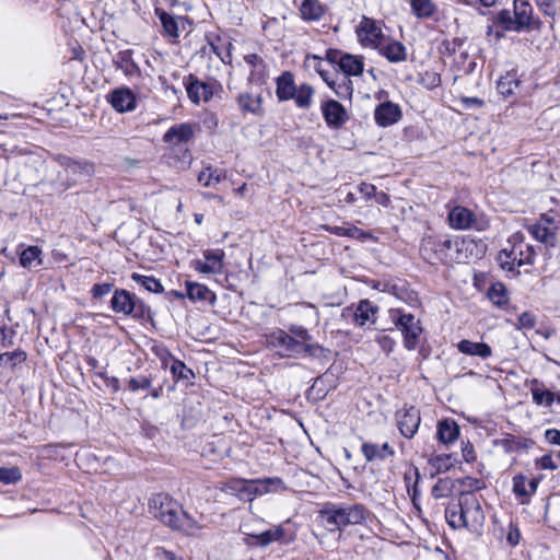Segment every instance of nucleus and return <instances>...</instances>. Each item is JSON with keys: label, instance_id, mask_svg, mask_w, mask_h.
<instances>
[{"label": "nucleus", "instance_id": "nucleus-18", "mask_svg": "<svg viewBox=\"0 0 560 560\" xmlns=\"http://www.w3.org/2000/svg\"><path fill=\"white\" fill-rule=\"evenodd\" d=\"M375 49L381 56L393 63L401 62L407 59L406 47L400 42L389 37H386Z\"/></svg>", "mask_w": 560, "mask_h": 560}, {"label": "nucleus", "instance_id": "nucleus-43", "mask_svg": "<svg viewBox=\"0 0 560 560\" xmlns=\"http://www.w3.org/2000/svg\"><path fill=\"white\" fill-rule=\"evenodd\" d=\"M225 178V172L212 166L205 167L198 175V182L205 187H214Z\"/></svg>", "mask_w": 560, "mask_h": 560}, {"label": "nucleus", "instance_id": "nucleus-41", "mask_svg": "<svg viewBox=\"0 0 560 560\" xmlns=\"http://www.w3.org/2000/svg\"><path fill=\"white\" fill-rule=\"evenodd\" d=\"M314 93V89L310 84L303 83L296 86L292 100L298 108L308 109L313 105Z\"/></svg>", "mask_w": 560, "mask_h": 560}, {"label": "nucleus", "instance_id": "nucleus-26", "mask_svg": "<svg viewBox=\"0 0 560 560\" xmlns=\"http://www.w3.org/2000/svg\"><path fill=\"white\" fill-rule=\"evenodd\" d=\"M287 490L288 487L285 482L279 477L255 479L254 493H256V497H261L268 493L284 492Z\"/></svg>", "mask_w": 560, "mask_h": 560}, {"label": "nucleus", "instance_id": "nucleus-48", "mask_svg": "<svg viewBox=\"0 0 560 560\" xmlns=\"http://www.w3.org/2000/svg\"><path fill=\"white\" fill-rule=\"evenodd\" d=\"M131 279L138 284L142 285L149 292L161 293L164 290L161 281L152 276H144L133 272L131 275Z\"/></svg>", "mask_w": 560, "mask_h": 560}, {"label": "nucleus", "instance_id": "nucleus-40", "mask_svg": "<svg viewBox=\"0 0 560 560\" xmlns=\"http://www.w3.org/2000/svg\"><path fill=\"white\" fill-rule=\"evenodd\" d=\"M43 250L38 246H28L20 254V264L22 267L33 269L43 264Z\"/></svg>", "mask_w": 560, "mask_h": 560}, {"label": "nucleus", "instance_id": "nucleus-13", "mask_svg": "<svg viewBox=\"0 0 560 560\" xmlns=\"http://www.w3.org/2000/svg\"><path fill=\"white\" fill-rule=\"evenodd\" d=\"M396 419L400 433L407 439L413 438L421 422L419 410L415 407L405 408L397 412Z\"/></svg>", "mask_w": 560, "mask_h": 560}, {"label": "nucleus", "instance_id": "nucleus-49", "mask_svg": "<svg viewBox=\"0 0 560 560\" xmlns=\"http://www.w3.org/2000/svg\"><path fill=\"white\" fill-rule=\"evenodd\" d=\"M489 300L497 306L502 307L508 302V291L502 283H494L488 291Z\"/></svg>", "mask_w": 560, "mask_h": 560}, {"label": "nucleus", "instance_id": "nucleus-8", "mask_svg": "<svg viewBox=\"0 0 560 560\" xmlns=\"http://www.w3.org/2000/svg\"><path fill=\"white\" fill-rule=\"evenodd\" d=\"M358 37L364 47L375 49L387 37L382 30L381 23L373 19L362 16L358 30Z\"/></svg>", "mask_w": 560, "mask_h": 560}, {"label": "nucleus", "instance_id": "nucleus-12", "mask_svg": "<svg viewBox=\"0 0 560 560\" xmlns=\"http://www.w3.org/2000/svg\"><path fill=\"white\" fill-rule=\"evenodd\" d=\"M527 230L535 240L548 246L555 245L558 226L551 217L542 215L536 223L529 225Z\"/></svg>", "mask_w": 560, "mask_h": 560}, {"label": "nucleus", "instance_id": "nucleus-54", "mask_svg": "<svg viewBox=\"0 0 560 560\" xmlns=\"http://www.w3.org/2000/svg\"><path fill=\"white\" fill-rule=\"evenodd\" d=\"M171 372L178 380L189 381L194 377V372L179 360L172 359Z\"/></svg>", "mask_w": 560, "mask_h": 560}, {"label": "nucleus", "instance_id": "nucleus-21", "mask_svg": "<svg viewBox=\"0 0 560 560\" xmlns=\"http://www.w3.org/2000/svg\"><path fill=\"white\" fill-rule=\"evenodd\" d=\"M170 527L187 536L197 537L202 530L203 525L182 509V512L176 515Z\"/></svg>", "mask_w": 560, "mask_h": 560}, {"label": "nucleus", "instance_id": "nucleus-44", "mask_svg": "<svg viewBox=\"0 0 560 560\" xmlns=\"http://www.w3.org/2000/svg\"><path fill=\"white\" fill-rule=\"evenodd\" d=\"M410 7L412 13L419 19H429L436 10L432 0H411Z\"/></svg>", "mask_w": 560, "mask_h": 560}, {"label": "nucleus", "instance_id": "nucleus-2", "mask_svg": "<svg viewBox=\"0 0 560 560\" xmlns=\"http://www.w3.org/2000/svg\"><path fill=\"white\" fill-rule=\"evenodd\" d=\"M447 524L454 528H467L470 532H479L486 520L479 498L474 492H463L457 504L445 509Z\"/></svg>", "mask_w": 560, "mask_h": 560}, {"label": "nucleus", "instance_id": "nucleus-24", "mask_svg": "<svg viewBox=\"0 0 560 560\" xmlns=\"http://www.w3.org/2000/svg\"><path fill=\"white\" fill-rule=\"evenodd\" d=\"M338 69L345 77H359L364 71V61L362 56L342 54L337 61Z\"/></svg>", "mask_w": 560, "mask_h": 560}, {"label": "nucleus", "instance_id": "nucleus-39", "mask_svg": "<svg viewBox=\"0 0 560 560\" xmlns=\"http://www.w3.org/2000/svg\"><path fill=\"white\" fill-rule=\"evenodd\" d=\"M248 536L255 539L257 545L266 547L272 542L282 540L284 536V529L281 525H278L260 534H249Z\"/></svg>", "mask_w": 560, "mask_h": 560}, {"label": "nucleus", "instance_id": "nucleus-35", "mask_svg": "<svg viewBox=\"0 0 560 560\" xmlns=\"http://www.w3.org/2000/svg\"><path fill=\"white\" fill-rule=\"evenodd\" d=\"M456 463V458L452 454H442L431 456L428 464L431 469V476L450 470Z\"/></svg>", "mask_w": 560, "mask_h": 560}, {"label": "nucleus", "instance_id": "nucleus-6", "mask_svg": "<svg viewBox=\"0 0 560 560\" xmlns=\"http://www.w3.org/2000/svg\"><path fill=\"white\" fill-rule=\"evenodd\" d=\"M272 343L281 349L282 355L287 357L301 354L317 357L323 352V348L319 345L298 341L296 338L284 330H278L272 335Z\"/></svg>", "mask_w": 560, "mask_h": 560}, {"label": "nucleus", "instance_id": "nucleus-60", "mask_svg": "<svg viewBox=\"0 0 560 560\" xmlns=\"http://www.w3.org/2000/svg\"><path fill=\"white\" fill-rule=\"evenodd\" d=\"M536 325V317L532 313L524 312L517 318V324L515 325L518 329H532Z\"/></svg>", "mask_w": 560, "mask_h": 560}, {"label": "nucleus", "instance_id": "nucleus-4", "mask_svg": "<svg viewBox=\"0 0 560 560\" xmlns=\"http://www.w3.org/2000/svg\"><path fill=\"white\" fill-rule=\"evenodd\" d=\"M535 258L534 247L525 242L522 233L512 234L508 246L498 254V262L503 270L515 272L516 268L533 265Z\"/></svg>", "mask_w": 560, "mask_h": 560}, {"label": "nucleus", "instance_id": "nucleus-37", "mask_svg": "<svg viewBox=\"0 0 560 560\" xmlns=\"http://www.w3.org/2000/svg\"><path fill=\"white\" fill-rule=\"evenodd\" d=\"M518 88L520 81L514 72H508L497 82V90L504 98L513 96Z\"/></svg>", "mask_w": 560, "mask_h": 560}, {"label": "nucleus", "instance_id": "nucleus-45", "mask_svg": "<svg viewBox=\"0 0 560 560\" xmlns=\"http://www.w3.org/2000/svg\"><path fill=\"white\" fill-rule=\"evenodd\" d=\"M27 359V354L22 349H16L11 352H3L0 354V366L14 369L18 365L24 363Z\"/></svg>", "mask_w": 560, "mask_h": 560}, {"label": "nucleus", "instance_id": "nucleus-61", "mask_svg": "<svg viewBox=\"0 0 560 560\" xmlns=\"http://www.w3.org/2000/svg\"><path fill=\"white\" fill-rule=\"evenodd\" d=\"M347 237L359 240L361 242H365L368 240H372L373 235L371 232L363 231L357 226L350 225V226H348V236Z\"/></svg>", "mask_w": 560, "mask_h": 560}, {"label": "nucleus", "instance_id": "nucleus-53", "mask_svg": "<svg viewBox=\"0 0 560 560\" xmlns=\"http://www.w3.org/2000/svg\"><path fill=\"white\" fill-rule=\"evenodd\" d=\"M22 479V472L19 467H0V482L3 485H14Z\"/></svg>", "mask_w": 560, "mask_h": 560}, {"label": "nucleus", "instance_id": "nucleus-33", "mask_svg": "<svg viewBox=\"0 0 560 560\" xmlns=\"http://www.w3.org/2000/svg\"><path fill=\"white\" fill-rule=\"evenodd\" d=\"M186 289V296L192 302H215V294L205 284L187 281Z\"/></svg>", "mask_w": 560, "mask_h": 560}, {"label": "nucleus", "instance_id": "nucleus-23", "mask_svg": "<svg viewBox=\"0 0 560 560\" xmlns=\"http://www.w3.org/2000/svg\"><path fill=\"white\" fill-rule=\"evenodd\" d=\"M377 312V306H374L369 300H361L352 312L350 308L342 311V316H352L358 326H364Z\"/></svg>", "mask_w": 560, "mask_h": 560}, {"label": "nucleus", "instance_id": "nucleus-58", "mask_svg": "<svg viewBox=\"0 0 560 560\" xmlns=\"http://www.w3.org/2000/svg\"><path fill=\"white\" fill-rule=\"evenodd\" d=\"M151 385H152V378L144 376V375L131 377L128 381V388L131 392H138L140 389H148L151 387Z\"/></svg>", "mask_w": 560, "mask_h": 560}, {"label": "nucleus", "instance_id": "nucleus-42", "mask_svg": "<svg viewBox=\"0 0 560 560\" xmlns=\"http://www.w3.org/2000/svg\"><path fill=\"white\" fill-rule=\"evenodd\" d=\"M328 86L342 100H351L353 95V83L349 77L342 75L339 79L328 82Z\"/></svg>", "mask_w": 560, "mask_h": 560}, {"label": "nucleus", "instance_id": "nucleus-3", "mask_svg": "<svg viewBox=\"0 0 560 560\" xmlns=\"http://www.w3.org/2000/svg\"><path fill=\"white\" fill-rule=\"evenodd\" d=\"M320 516L327 528L332 532L349 525L363 524L370 512L359 503H326L320 510Z\"/></svg>", "mask_w": 560, "mask_h": 560}, {"label": "nucleus", "instance_id": "nucleus-10", "mask_svg": "<svg viewBox=\"0 0 560 560\" xmlns=\"http://www.w3.org/2000/svg\"><path fill=\"white\" fill-rule=\"evenodd\" d=\"M320 112L328 128L341 129L349 120L346 107L336 100H327L322 103Z\"/></svg>", "mask_w": 560, "mask_h": 560}, {"label": "nucleus", "instance_id": "nucleus-15", "mask_svg": "<svg viewBox=\"0 0 560 560\" xmlns=\"http://www.w3.org/2000/svg\"><path fill=\"white\" fill-rule=\"evenodd\" d=\"M222 490L236 495L242 501H253L256 498L255 479L232 478L224 483Z\"/></svg>", "mask_w": 560, "mask_h": 560}, {"label": "nucleus", "instance_id": "nucleus-11", "mask_svg": "<svg viewBox=\"0 0 560 560\" xmlns=\"http://www.w3.org/2000/svg\"><path fill=\"white\" fill-rule=\"evenodd\" d=\"M184 84L189 100L195 104L208 102L214 92V83L200 81L194 74H189L185 78Z\"/></svg>", "mask_w": 560, "mask_h": 560}, {"label": "nucleus", "instance_id": "nucleus-36", "mask_svg": "<svg viewBox=\"0 0 560 560\" xmlns=\"http://www.w3.org/2000/svg\"><path fill=\"white\" fill-rule=\"evenodd\" d=\"M530 392L533 401L538 406L551 407L556 399L555 394L551 390L542 388V385L537 380L532 381Z\"/></svg>", "mask_w": 560, "mask_h": 560}, {"label": "nucleus", "instance_id": "nucleus-22", "mask_svg": "<svg viewBox=\"0 0 560 560\" xmlns=\"http://www.w3.org/2000/svg\"><path fill=\"white\" fill-rule=\"evenodd\" d=\"M54 159L61 167L74 176H90L94 172L93 164L88 161L73 160L70 156L61 154L56 155Z\"/></svg>", "mask_w": 560, "mask_h": 560}, {"label": "nucleus", "instance_id": "nucleus-25", "mask_svg": "<svg viewBox=\"0 0 560 560\" xmlns=\"http://www.w3.org/2000/svg\"><path fill=\"white\" fill-rule=\"evenodd\" d=\"M538 480L533 478L528 480L524 475L513 477V492L521 499V503H527L529 498L536 492Z\"/></svg>", "mask_w": 560, "mask_h": 560}, {"label": "nucleus", "instance_id": "nucleus-20", "mask_svg": "<svg viewBox=\"0 0 560 560\" xmlns=\"http://www.w3.org/2000/svg\"><path fill=\"white\" fill-rule=\"evenodd\" d=\"M195 136L190 124L183 122L172 126L163 136V141L170 145L187 143Z\"/></svg>", "mask_w": 560, "mask_h": 560}, {"label": "nucleus", "instance_id": "nucleus-14", "mask_svg": "<svg viewBox=\"0 0 560 560\" xmlns=\"http://www.w3.org/2000/svg\"><path fill=\"white\" fill-rule=\"evenodd\" d=\"M107 100L113 108L119 113L131 112L136 108L137 105L136 95L129 88L125 86L112 91L107 95Z\"/></svg>", "mask_w": 560, "mask_h": 560}, {"label": "nucleus", "instance_id": "nucleus-46", "mask_svg": "<svg viewBox=\"0 0 560 560\" xmlns=\"http://www.w3.org/2000/svg\"><path fill=\"white\" fill-rule=\"evenodd\" d=\"M539 11L552 21H560V0H535Z\"/></svg>", "mask_w": 560, "mask_h": 560}, {"label": "nucleus", "instance_id": "nucleus-50", "mask_svg": "<svg viewBox=\"0 0 560 560\" xmlns=\"http://www.w3.org/2000/svg\"><path fill=\"white\" fill-rule=\"evenodd\" d=\"M389 289V294L394 295L398 300H401L406 303L412 304L417 300L415 292L408 290L404 283H392Z\"/></svg>", "mask_w": 560, "mask_h": 560}, {"label": "nucleus", "instance_id": "nucleus-31", "mask_svg": "<svg viewBox=\"0 0 560 560\" xmlns=\"http://www.w3.org/2000/svg\"><path fill=\"white\" fill-rule=\"evenodd\" d=\"M110 305L114 312L129 315L135 310L133 295L126 290H116Z\"/></svg>", "mask_w": 560, "mask_h": 560}, {"label": "nucleus", "instance_id": "nucleus-56", "mask_svg": "<svg viewBox=\"0 0 560 560\" xmlns=\"http://www.w3.org/2000/svg\"><path fill=\"white\" fill-rule=\"evenodd\" d=\"M499 444L506 451V452H517L521 448L527 447L526 440H521L515 436L509 435L504 439H502Z\"/></svg>", "mask_w": 560, "mask_h": 560}, {"label": "nucleus", "instance_id": "nucleus-52", "mask_svg": "<svg viewBox=\"0 0 560 560\" xmlns=\"http://www.w3.org/2000/svg\"><path fill=\"white\" fill-rule=\"evenodd\" d=\"M494 22L501 25L505 31H521L518 25L516 24L515 19L512 18V14L509 10H501L500 12H498Z\"/></svg>", "mask_w": 560, "mask_h": 560}, {"label": "nucleus", "instance_id": "nucleus-63", "mask_svg": "<svg viewBox=\"0 0 560 560\" xmlns=\"http://www.w3.org/2000/svg\"><path fill=\"white\" fill-rule=\"evenodd\" d=\"M14 332L7 327L0 328V349L10 348L13 346Z\"/></svg>", "mask_w": 560, "mask_h": 560}, {"label": "nucleus", "instance_id": "nucleus-47", "mask_svg": "<svg viewBox=\"0 0 560 560\" xmlns=\"http://www.w3.org/2000/svg\"><path fill=\"white\" fill-rule=\"evenodd\" d=\"M455 489V482L451 478H440L431 489L434 499L448 498Z\"/></svg>", "mask_w": 560, "mask_h": 560}, {"label": "nucleus", "instance_id": "nucleus-38", "mask_svg": "<svg viewBox=\"0 0 560 560\" xmlns=\"http://www.w3.org/2000/svg\"><path fill=\"white\" fill-rule=\"evenodd\" d=\"M459 434V427L453 420H443L438 425V439L443 444H448L454 442Z\"/></svg>", "mask_w": 560, "mask_h": 560}, {"label": "nucleus", "instance_id": "nucleus-57", "mask_svg": "<svg viewBox=\"0 0 560 560\" xmlns=\"http://www.w3.org/2000/svg\"><path fill=\"white\" fill-rule=\"evenodd\" d=\"M361 452L368 462L384 459L378 444L365 442L361 446Z\"/></svg>", "mask_w": 560, "mask_h": 560}, {"label": "nucleus", "instance_id": "nucleus-17", "mask_svg": "<svg viewBox=\"0 0 560 560\" xmlns=\"http://www.w3.org/2000/svg\"><path fill=\"white\" fill-rule=\"evenodd\" d=\"M113 65L129 79L141 75L140 67L133 60V51L131 49L118 51L113 58Z\"/></svg>", "mask_w": 560, "mask_h": 560}, {"label": "nucleus", "instance_id": "nucleus-55", "mask_svg": "<svg viewBox=\"0 0 560 560\" xmlns=\"http://www.w3.org/2000/svg\"><path fill=\"white\" fill-rule=\"evenodd\" d=\"M420 83L428 90H433L441 84V75L434 70H427L421 73Z\"/></svg>", "mask_w": 560, "mask_h": 560}, {"label": "nucleus", "instance_id": "nucleus-59", "mask_svg": "<svg viewBox=\"0 0 560 560\" xmlns=\"http://www.w3.org/2000/svg\"><path fill=\"white\" fill-rule=\"evenodd\" d=\"M415 475V481L412 483V487H409L407 490L409 497L411 498L412 504L417 510H420L419 501H420V490L418 487L419 479H420V472L419 469H413Z\"/></svg>", "mask_w": 560, "mask_h": 560}, {"label": "nucleus", "instance_id": "nucleus-27", "mask_svg": "<svg viewBox=\"0 0 560 560\" xmlns=\"http://www.w3.org/2000/svg\"><path fill=\"white\" fill-rule=\"evenodd\" d=\"M236 101L241 110L257 116L262 115V96L260 94L243 92L238 94Z\"/></svg>", "mask_w": 560, "mask_h": 560}, {"label": "nucleus", "instance_id": "nucleus-19", "mask_svg": "<svg viewBox=\"0 0 560 560\" xmlns=\"http://www.w3.org/2000/svg\"><path fill=\"white\" fill-rule=\"evenodd\" d=\"M448 222L455 230H469L476 226V217L471 210L456 206L448 213Z\"/></svg>", "mask_w": 560, "mask_h": 560}, {"label": "nucleus", "instance_id": "nucleus-64", "mask_svg": "<svg viewBox=\"0 0 560 560\" xmlns=\"http://www.w3.org/2000/svg\"><path fill=\"white\" fill-rule=\"evenodd\" d=\"M113 289L112 283H96L93 285L91 292L93 298L101 299L105 295H107Z\"/></svg>", "mask_w": 560, "mask_h": 560}, {"label": "nucleus", "instance_id": "nucleus-51", "mask_svg": "<svg viewBox=\"0 0 560 560\" xmlns=\"http://www.w3.org/2000/svg\"><path fill=\"white\" fill-rule=\"evenodd\" d=\"M389 289V294L394 295L398 300H401L406 303L412 304L417 300L415 292L408 290L404 283H392Z\"/></svg>", "mask_w": 560, "mask_h": 560}, {"label": "nucleus", "instance_id": "nucleus-16", "mask_svg": "<svg viewBox=\"0 0 560 560\" xmlns=\"http://www.w3.org/2000/svg\"><path fill=\"white\" fill-rule=\"evenodd\" d=\"M401 118L400 107L393 102H384L376 106L374 119L380 127H389Z\"/></svg>", "mask_w": 560, "mask_h": 560}, {"label": "nucleus", "instance_id": "nucleus-29", "mask_svg": "<svg viewBox=\"0 0 560 560\" xmlns=\"http://www.w3.org/2000/svg\"><path fill=\"white\" fill-rule=\"evenodd\" d=\"M276 95L279 102H287L294 97L296 85L293 74L289 71L283 72L277 78Z\"/></svg>", "mask_w": 560, "mask_h": 560}, {"label": "nucleus", "instance_id": "nucleus-62", "mask_svg": "<svg viewBox=\"0 0 560 560\" xmlns=\"http://www.w3.org/2000/svg\"><path fill=\"white\" fill-rule=\"evenodd\" d=\"M289 331L291 336L298 339V341H303L305 343H308L311 340V335L308 334L307 329L303 326L293 325L289 328Z\"/></svg>", "mask_w": 560, "mask_h": 560}, {"label": "nucleus", "instance_id": "nucleus-34", "mask_svg": "<svg viewBox=\"0 0 560 560\" xmlns=\"http://www.w3.org/2000/svg\"><path fill=\"white\" fill-rule=\"evenodd\" d=\"M155 13L160 19L163 27V34L170 38H177L179 36V23H183V18H175L162 9H155Z\"/></svg>", "mask_w": 560, "mask_h": 560}, {"label": "nucleus", "instance_id": "nucleus-9", "mask_svg": "<svg viewBox=\"0 0 560 560\" xmlns=\"http://www.w3.org/2000/svg\"><path fill=\"white\" fill-rule=\"evenodd\" d=\"M202 255L205 260L192 261L196 271L205 275H221L224 271L225 253L223 249H206Z\"/></svg>", "mask_w": 560, "mask_h": 560}, {"label": "nucleus", "instance_id": "nucleus-5", "mask_svg": "<svg viewBox=\"0 0 560 560\" xmlns=\"http://www.w3.org/2000/svg\"><path fill=\"white\" fill-rule=\"evenodd\" d=\"M389 316L394 325L401 332L404 347L408 351L415 350L419 346L423 332L421 322L412 314L405 313L400 308H392Z\"/></svg>", "mask_w": 560, "mask_h": 560}, {"label": "nucleus", "instance_id": "nucleus-28", "mask_svg": "<svg viewBox=\"0 0 560 560\" xmlns=\"http://www.w3.org/2000/svg\"><path fill=\"white\" fill-rule=\"evenodd\" d=\"M460 353L480 359H488L492 355L491 347L486 342H475L468 339L460 340L457 343Z\"/></svg>", "mask_w": 560, "mask_h": 560}, {"label": "nucleus", "instance_id": "nucleus-30", "mask_svg": "<svg viewBox=\"0 0 560 560\" xmlns=\"http://www.w3.org/2000/svg\"><path fill=\"white\" fill-rule=\"evenodd\" d=\"M514 19L520 30L528 28L533 20V7L528 0L513 1Z\"/></svg>", "mask_w": 560, "mask_h": 560}, {"label": "nucleus", "instance_id": "nucleus-1", "mask_svg": "<svg viewBox=\"0 0 560 560\" xmlns=\"http://www.w3.org/2000/svg\"><path fill=\"white\" fill-rule=\"evenodd\" d=\"M476 247L472 240L450 235H425L420 245L421 256L430 264L465 262Z\"/></svg>", "mask_w": 560, "mask_h": 560}, {"label": "nucleus", "instance_id": "nucleus-32", "mask_svg": "<svg viewBox=\"0 0 560 560\" xmlns=\"http://www.w3.org/2000/svg\"><path fill=\"white\" fill-rule=\"evenodd\" d=\"M300 15L304 21H319L325 12V7L318 0H301L299 5Z\"/></svg>", "mask_w": 560, "mask_h": 560}, {"label": "nucleus", "instance_id": "nucleus-7", "mask_svg": "<svg viewBox=\"0 0 560 560\" xmlns=\"http://www.w3.org/2000/svg\"><path fill=\"white\" fill-rule=\"evenodd\" d=\"M150 513L166 526H171L174 518L182 512V505L167 493L153 494L149 500Z\"/></svg>", "mask_w": 560, "mask_h": 560}]
</instances>
